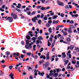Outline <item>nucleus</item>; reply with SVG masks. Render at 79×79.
Returning a JSON list of instances; mask_svg holds the SVG:
<instances>
[{
    "label": "nucleus",
    "mask_w": 79,
    "mask_h": 79,
    "mask_svg": "<svg viewBox=\"0 0 79 79\" xmlns=\"http://www.w3.org/2000/svg\"><path fill=\"white\" fill-rule=\"evenodd\" d=\"M26 44L27 45L25 46V48H27V49H30L29 48H32V44L34 45V43L32 42L31 43H30L29 44V41L28 40H26ZM28 45L29 46H28Z\"/></svg>",
    "instance_id": "obj_1"
},
{
    "label": "nucleus",
    "mask_w": 79,
    "mask_h": 79,
    "mask_svg": "<svg viewBox=\"0 0 79 79\" xmlns=\"http://www.w3.org/2000/svg\"><path fill=\"white\" fill-rule=\"evenodd\" d=\"M37 72H39L38 74L39 75H40V76H44L43 75H44L45 73L44 72H42L41 73L40 72H39L38 70L37 71L36 69L34 70V73H35Z\"/></svg>",
    "instance_id": "obj_2"
},
{
    "label": "nucleus",
    "mask_w": 79,
    "mask_h": 79,
    "mask_svg": "<svg viewBox=\"0 0 79 79\" xmlns=\"http://www.w3.org/2000/svg\"><path fill=\"white\" fill-rule=\"evenodd\" d=\"M6 59H10V57H9V55L10 54V52L7 51L6 52Z\"/></svg>",
    "instance_id": "obj_3"
},
{
    "label": "nucleus",
    "mask_w": 79,
    "mask_h": 79,
    "mask_svg": "<svg viewBox=\"0 0 79 79\" xmlns=\"http://www.w3.org/2000/svg\"><path fill=\"white\" fill-rule=\"evenodd\" d=\"M57 3L59 5H60V6H64V3L63 2H60L59 1H57Z\"/></svg>",
    "instance_id": "obj_4"
},
{
    "label": "nucleus",
    "mask_w": 79,
    "mask_h": 79,
    "mask_svg": "<svg viewBox=\"0 0 79 79\" xmlns=\"http://www.w3.org/2000/svg\"><path fill=\"white\" fill-rule=\"evenodd\" d=\"M39 43H40V44H42V41H41L40 40H36V45H39Z\"/></svg>",
    "instance_id": "obj_5"
},
{
    "label": "nucleus",
    "mask_w": 79,
    "mask_h": 79,
    "mask_svg": "<svg viewBox=\"0 0 79 79\" xmlns=\"http://www.w3.org/2000/svg\"><path fill=\"white\" fill-rule=\"evenodd\" d=\"M49 54L50 52H48L46 55V58L47 60H49V59H50V56H49Z\"/></svg>",
    "instance_id": "obj_6"
},
{
    "label": "nucleus",
    "mask_w": 79,
    "mask_h": 79,
    "mask_svg": "<svg viewBox=\"0 0 79 79\" xmlns=\"http://www.w3.org/2000/svg\"><path fill=\"white\" fill-rule=\"evenodd\" d=\"M8 19L9 22H12L13 21V18L10 17H8L6 19V20Z\"/></svg>",
    "instance_id": "obj_7"
},
{
    "label": "nucleus",
    "mask_w": 79,
    "mask_h": 79,
    "mask_svg": "<svg viewBox=\"0 0 79 79\" xmlns=\"http://www.w3.org/2000/svg\"><path fill=\"white\" fill-rule=\"evenodd\" d=\"M9 76L10 77L11 79H14V77H13L14 76V73H11L9 75Z\"/></svg>",
    "instance_id": "obj_8"
},
{
    "label": "nucleus",
    "mask_w": 79,
    "mask_h": 79,
    "mask_svg": "<svg viewBox=\"0 0 79 79\" xmlns=\"http://www.w3.org/2000/svg\"><path fill=\"white\" fill-rule=\"evenodd\" d=\"M19 53L18 52H16V53L14 52L13 54V55H14V56H19Z\"/></svg>",
    "instance_id": "obj_9"
},
{
    "label": "nucleus",
    "mask_w": 79,
    "mask_h": 79,
    "mask_svg": "<svg viewBox=\"0 0 79 79\" xmlns=\"http://www.w3.org/2000/svg\"><path fill=\"white\" fill-rule=\"evenodd\" d=\"M40 58L41 59L43 58V60H45V59H46V57H45V56L42 55L40 56Z\"/></svg>",
    "instance_id": "obj_10"
},
{
    "label": "nucleus",
    "mask_w": 79,
    "mask_h": 79,
    "mask_svg": "<svg viewBox=\"0 0 79 79\" xmlns=\"http://www.w3.org/2000/svg\"><path fill=\"white\" fill-rule=\"evenodd\" d=\"M44 21H44H46L47 20V19H48L47 17V15H45V17H44V18L43 19Z\"/></svg>",
    "instance_id": "obj_11"
},
{
    "label": "nucleus",
    "mask_w": 79,
    "mask_h": 79,
    "mask_svg": "<svg viewBox=\"0 0 79 79\" xmlns=\"http://www.w3.org/2000/svg\"><path fill=\"white\" fill-rule=\"evenodd\" d=\"M58 21H53L52 22L53 24H58Z\"/></svg>",
    "instance_id": "obj_12"
},
{
    "label": "nucleus",
    "mask_w": 79,
    "mask_h": 79,
    "mask_svg": "<svg viewBox=\"0 0 79 79\" xmlns=\"http://www.w3.org/2000/svg\"><path fill=\"white\" fill-rule=\"evenodd\" d=\"M46 7H43L40 8V10H42V11H45V10H46Z\"/></svg>",
    "instance_id": "obj_13"
},
{
    "label": "nucleus",
    "mask_w": 79,
    "mask_h": 79,
    "mask_svg": "<svg viewBox=\"0 0 79 79\" xmlns=\"http://www.w3.org/2000/svg\"><path fill=\"white\" fill-rule=\"evenodd\" d=\"M49 65V62H47L45 64V66L46 68H48V66Z\"/></svg>",
    "instance_id": "obj_14"
},
{
    "label": "nucleus",
    "mask_w": 79,
    "mask_h": 79,
    "mask_svg": "<svg viewBox=\"0 0 79 79\" xmlns=\"http://www.w3.org/2000/svg\"><path fill=\"white\" fill-rule=\"evenodd\" d=\"M72 17H75L76 18H77L79 16V15L78 14H74L73 15Z\"/></svg>",
    "instance_id": "obj_15"
},
{
    "label": "nucleus",
    "mask_w": 79,
    "mask_h": 79,
    "mask_svg": "<svg viewBox=\"0 0 79 79\" xmlns=\"http://www.w3.org/2000/svg\"><path fill=\"white\" fill-rule=\"evenodd\" d=\"M48 47H50V46L51 45V43H50V40H48Z\"/></svg>",
    "instance_id": "obj_16"
},
{
    "label": "nucleus",
    "mask_w": 79,
    "mask_h": 79,
    "mask_svg": "<svg viewBox=\"0 0 79 79\" xmlns=\"http://www.w3.org/2000/svg\"><path fill=\"white\" fill-rule=\"evenodd\" d=\"M52 28L51 27H50L48 30V31H49V33H50L51 34L52 32Z\"/></svg>",
    "instance_id": "obj_17"
},
{
    "label": "nucleus",
    "mask_w": 79,
    "mask_h": 79,
    "mask_svg": "<svg viewBox=\"0 0 79 79\" xmlns=\"http://www.w3.org/2000/svg\"><path fill=\"white\" fill-rule=\"evenodd\" d=\"M29 35H27L26 36V38L27 39H28V40H30L31 39V38L29 36Z\"/></svg>",
    "instance_id": "obj_18"
},
{
    "label": "nucleus",
    "mask_w": 79,
    "mask_h": 79,
    "mask_svg": "<svg viewBox=\"0 0 79 79\" xmlns=\"http://www.w3.org/2000/svg\"><path fill=\"white\" fill-rule=\"evenodd\" d=\"M58 75V73H55L53 74V76H54L55 77H56Z\"/></svg>",
    "instance_id": "obj_19"
},
{
    "label": "nucleus",
    "mask_w": 79,
    "mask_h": 79,
    "mask_svg": "<svg viewBox=\"0 0 79 79\" xmlns=\"http://www.w3.org/2000/svg\"><path fill=\"white\" fill-rule=\"evenodd\" d=\"M74 47L73 45H71L70 46V49L71 50H73Z\"/></svg>",
    "instance_id": "obj_20"
},
{
    "label": "nucleus",
    "mask_w": 79,
    "mask_h": 79,
    "mask_svg": "<svg viewBox=\"0 0 79 79\" xmlns=\"http://www.w3.org/2000/svg\"><path fill=\"white\" fill-rule=\"evenodd\" d=\"M56 71L57 73H60V72L61 71V69H56Z\"/></svg>",
    "instance_id": "obj_21"
},
{
    "label": "nucleus",
    "mask_w": 79,
    "mask_h": 79,
    "mask_svg": "<svg viewBox=\"0 0 79 79\" xmlns=\"http://www.w3.org/2000/svg\"><path fill=\"white\" fill-rule=\"evenodd\" d=\"M41 23L42 20H41L40 19L38 21V24H41Z\"/></svg>",
    "instance_id": "obj_22"
},
{
    "label": "nucleus",
    "mask_w": 79,
    "mask_h": 79,
    "mask_svg": "<svg viewBox=\"0 0 79 79\" xmlns=\"http://www.w3.org/2000/svg\"><path fill=\"white\" fill-rule=\"evenodd\" d=\"M46 26L48 27H49L50 26V24H49L48 23H47L46 24Z\"/></svg>",
    "instance_id": "obj_23"
},
{
    "label": "nucleus",
    "mask_w": 79,
    "mask_h": 79,
    "mask_svg": "<svg viewBox=\"0 0 79 79\" xmlns=\"http://www.w3.org/2000/svg\"><path fill=\"white\" fill-rule=\"evenodd\" d=\"M32 40H33V42L34 43L35 42L36 39L35 38L33 37L32 38Z\"/></svg>",
    "instance_id": "obj_24"
},
{
    "label": "nucleus",
    "mask_w": 79,
    "mask_h": 79,
    "mask_svg": "<svg viewBox=\"0 0 79 79\" xmlns=\"http://www.w3.org/2000/svg\"><path fill=\"white\" fill-rule=\"evenodd\" d=\"M28 56H30L31 55V52H27L26 54Z\"/></svg>",
    "instance_id": "obj_25"
},
{
    "label": "nucleus",
    "mask_w": 79,
    "mask_h": 79,
    "mask_svg": "<svg viewBox=\"0 0 79 79\" xmlns=\"http://www.w3.org/2000/svg\"><path fill=\"white\" fill-rule=\"evenodd\" d=\"M58 17V15L55 16H52V18L53 19H56V18Z\"/></svg>",
    "instance_id": "obj_26"
},
{
    "label": "nucleus",
    "mask_w": 79,
    "mask_h": 79,
    "mask_svg": "<svg viewBox=\"0 0 79 79\" xmlns=\"http://www.w3.org/2000/svg\"><path fill=\"white\" fill-rule=\"evenodd\" d=\"M68 32L69 33H71V32H72L71 28H69V29L68 30Z\"/></svg>",
    "instance_id": "obj_27"
},
{
    "label": "nucleus",
    "mask_w": 79,
    "mask_h": 79,
    "mask_svg": "<svg viewBox=\"0 0 79 79\" xmlns=\"http://www.w3.org/2000/svg\"><path fill=\"white\" fill-rule=\"evenodd\" d=\"M64 62H65V64H68V63L69 62V60H67L66 61H65L64 60Z\"/></svg>",
    "instance_id": "obj_28"
},
{
    "label": "nucleus",
    "mask_w": 79,
    "mask_h": 79,
    "mask_svg": "<svg viewBox=\"0 0 79 79\" xmlns=\"http://www.w3.org/2000/svg\"><path fill=\"white\" fill-rule=\"evenodd\" d=\"M38 38L39 39H40V40H43V38H42V37L41 36H40L39 37H38Z\"/></svg>",
    "instance_id": "obj_29"
},
{
    "label": "nucleus",
    "mask_w": 79,
    "mask_h": 79,
    "mask_svg": "<svg viewBox=\"0 0 79 79\" xmlns=\"http://www.w3.org/2000/svg\"><path fill=\"white\" fill-rule=\"evenodd\" d=\"M35 13H36V11H33L31 14V15H34L35 14Z\"/></svg>",
    "instance_id": "obj_30"
},
{
    "label": "nucleus",
    "mask_w": 79,
    "mask_h": 79,
    "mask_svg": "<svg viewBox=\"0 0 79 79\" xmlns=\"http://www.w3.org/2000/svg\"><path fill=\"white\" fill-rule=\"evenodd\" d=\"M27 69L29 71H31V70H32V68H31L30 67H27Z\"/></svg>",
    "instance_id": "obj_31"
},
{
    "label": "nucleus",
    "mask_w": 79,
    "mask_h": 79,
    "mask_svg": "<svg viewBox=\"0 0 79 79\" xmlns=\"http://www.w3.org/2000/svg\"><path fill=\"white\" fill-rule=\"evenodd\" d=\"M65 8L66 10H68V9H69V8L68 5H67L66 6H65Z\"/></svg>",
    "instance_id": "obj_32"
},
{
    "label": "nucleus",
    "mask_w": 79,
    "mask_h": 79,
    "mask_svg": "<svg viewBox=\"0 0 79 79\" xmlns=\"http://www.w3.org/2000/svg\"><path fill=\"white\" fill-rule=\"evenodd\" d=\"M44 15L42 13L41 14V15L40 16V18L41 19H42L43 18H44Z\"/></svg>",
    "instance_id": "obj_33"
},
{
    "label": "nucleus",
    "mask_w": 79,
    "mask_h": 79,
    "mask_svg": "<svg viewBox=\"0 0 79 79\" xmlns=\"http://www.w3.org/2000/svg\"><path fill=\"white\" fill-rule=\"evenodd\" d=\"M70 53H71V51H70V50L69 51L68 53H67V56H68V55H69L70 54Z\"/></svg>",
    "instance_id": "obj_34"
},
{
    "label": "nucleus",
    "mask_w": 79,
    "mask_h": 79,
    "mask_svg": "<svg viewBox=\"0 0 79 79\" xmlns=\"http://www.w3.org/2000/svg\"><path fill=\"white\" fill-rule=\"evenodd\" d=\"M67 42H70L71 40V39L69 38H67L66 39Z\"/></svg>",
    "instance_id": "obj_35"
},
{
    "label": "nucleus",
    "mask_w": 79,
    "mask_h": 79,
    "mask_svg": "<svg viewBox=\"0 0 79 79\" xmlns=\"http://www.w3.org/2000/svg\"><path fill=\"white\" fill-rule=\"evenodd\" d=\"M44 60H41L40 61L39 63L40 64H42V63H44Z\"/></svg>",
    "instance_id": "obj_36"
},
{
    "label": "nucleus",
    "mask_w": 79,
    "mask_h": 79,
    "mask_svg": "<svg viewBox=\"0 0 79 79\" xmlns=\"http://www.w3.org/2000/svg\"><path fill=\"white\" fill-rule=\"evenodd\" d=\"M63 34L64 35H68V33H67V32L66 31L64 32Z\"/></svg>",
    "instance_id": "obj_37"
},
{
    "label": "nucleus",
    "mask_w": 79,
    "mask_h": 79,
    "mask_svg": "<svg viewBox=\"0 0 79 79\" xmlns=\"http://www.w3.org/2000/svg\"><path fill=\"white\" fill-rule=\"evenodd\" d=\"M69 23H70V24H74V21L72 20H71L70 21Z\"/></svg>",
    "instance_id": "obj_38"
},
{
    "label": "nucleus",
    "mask_w": 79,
    "mask_h": 79,
    "mask_svg": "<svg viewBox=\"0 0 79 79\" xmlns=\"http://www.w3.org/2000/svg\"><path fill=\"white\" fill-rule=\"evenodd\" d=\"M60 16H61V17H62V18H63V17H64V14H63V13H61V15H60Z\"/></svg>",
    "instance_id": "obj_39"
},
{
    "label": "nucleus",
    "mask_w": 79,
    "mask_h": 79,
    "mask_svg": "<svg viewBox=\"0 0 79 79\" xmlns=\"http://www.w3.org/2000/svg\"><path fill=\"white\" fill-rule=\"evenodd\" d=\"M0 76H3V72H2L1 70L0 71Z\"/></svg>",
    "instance_id": "obj_40"
},
{
    "label": "nucleus",
    "mask_w": 79,
    "mask_h": 79,
    "mask_svg": "<svg viewBox=\"0 0 79 79\" xmlns=\"http://www.w3.org/2000/svg\"><path fill=\"white\" fill-rule=\"evenodd\" d=\"M48 22L49 24H52V21L51 20L48 21Z\"/></svg>",
    "instance_id": "obj_41"
},
{
    "label": "nucleus",
    "mask_w": 79,
    "mask_h": 79,
    "mask_svg": "<svg viewBox=\"0 0 79 79\" xmlns=\"http://www.w3.org/2000/svg\"><path fill=\"white\" fill-rule=\"evenodd\" d=\"M32 20L33 22H35V21H36V20H35L34 18H32Z\"/></svg>",
    "instance_id": "obj_42"
},
{
    "label": "nucleus",
    "mask_w": 79,
    "mask_h": 79,
    "mask_svg": "<svg viewBox=\"0 0 79 79\" xmlns=\"http://www.w3.org/2000/svg\"><path fill=\"white\" fill-rule=\"evenodd\" d=\"M44 50V48H41V50H40V52H41L42 51Z\"/></svg>",
    "instance_id": "obj_43"
},
{
    "label": "nucleus",
    "mask_w": 79,
    "mask_h": 79,
    "mask_svg": "<svg viewBox=\"0 0 79 79\" xmlns=\"http://www.w3.org/2000/svg\"><path fill=\"white\" fill-rule=\"evenodd\" d=\"M21 44L22 45H24V41H21Z\"/></svg>",
    "instance_id": "obj_44"
},
{
    "label": "nucleus",
    "mask_w": 79,
    "mask_h": 79,
    "mask_svg": "<svg viewBox=\"0 0 79 79\" xmlns=\"http://www.w3.org/2000/svg\"><path fill=\"white\" fill-rule=\"evenodd\" d=\"M41 6H36V8L37 9H39V8H41Z\"/></svg>",
    "instance_id": "obj_45"
},
{
    "label": "nucleus",
    "mask_w": 79,
    "mask_h": 79,
    "mask_svg": "<svg viewBox=\"0 0 79 79\" xmlns=\"http://www.w3.org/2000/svg\"><path fill=\"white\" fill-rule=\"evenodd\" d=\"M70 27L71 28H72V29H75V27H74V26H73V25H71Z\"/></svg>",
    "instance_id": "obj_46"
},
{
    "label": "nucleus",
    "mask_w": 79,
    "mask_h": 79,
    "mask_svg": "<svg viewBox=\"0 0 79 79\" xmlns=\"http://www.w3.org/2000/svg\"><path fill=\"white\" fill-rule=\"evenodd\" d=\"M57 27H58L59 28V27H64V26L63 25H58L57 26Z\"/></svg>",
    "instance_id": "obj_47"
},
{
    "label": "nucleus",
    "mask_w": 79,
    "mask_h": 79,
    "mask_svg": "<svg viewBox=\"0 0 79 79\" xmlns=\"http://www.w3.org/2000/svg\"><path fill=\"white\" fill-rule=\"evenodd\" d=\"M69 15H70L72 16V17H73V12H70L69 13Z\"/></svg>",
    "instance_id": "obj_48"
},
{
    "label": "nucleus",
    "mask_w": 79,
    "mask_h": 79,
    "mask_svg": "<svg viewBox=\"0 0 79 79\" xmlns=\"http://www.w3.org/2000/svg\"><path fill=\"white\" fill-rule=\"evenodd\" d=\"M61 34H59L57 35V38H59V37H61Z\"/></svg>",
    "instance_id": "obj_49"
},
{
    "label": "nucleus",
    "mask_w": 79,
    "mask_h": 79,
    "mask_svg": "<svg viewBox=\"0 0 79 79\" xmlns=\"http://www.w3.org/2000/svg\"><path fill=\"white\" fill-rule=\"evenodd\" d=\"M55 42H54L52 43V48H53V47L54 45H55Z\"/></svg>",
    "instance_id": "obj_50"
},
{
    "label": "nucleus",
    "mask_w": 79,
    "mask_h": 79,
    "mask_svg": "<svg viewBox=\"0 0 79 79\" xmlns=\"http://www.w3.org/2000/svg\"><path fill=\"white\" fill-rule=\"evenodd\" d=\"M17 16H16V15L15 14L13 16V17L15 19V18H16Z\"/></svg>",
    "instance_id": "obj_51"
},
{
    "label": "nucleus",
    "mask_w": 79,
    "mask_h": 79,
    "mask_svg": "<svg viewBox=\"0 0 79 79\" xmlns=\"http://www.w3.org/2000/svg\"><path fill=\"white\" fill-rule=\"evenodd\" d=\"M16 11H18V12H21V10L18 9L16 8Z\"/></svg>",
    "instance_id": "obj_52"
},
{
    "label": "nucleus",
    "mask_w": 79,
    "mask_h": 79,
    "mask_svg": "<svg viewBox=\"0 0 79 79\" xmlns=\"http://www.w3.org/2000/svg\"><path fill=\"white\" fill-rule=\"evenodd\" d=\"M2 68H5V67H6V65H2Z\"/></svg>",
    "instance_id": "obj_53"
},
{
    "label": "nucleus",
    "mask_w": 79,
    "mask_h": 79,
    "mask_svg": "<svg viewBox=\"0 0 79 79\" xmlns=\"http://www.w3.org/2000/svg\"><path fill=\"white\" fill-rule=\"evenodd\" d=\"M75 6L76 7H77V8H79V6H78V4H75Z\"/></svg>",
    "instance_id": "obj_54"
},
{
    "label": "nucleus",
    "mask_w": 79,
    "mask_h": 79,
    "mask_svg": "<svg viewBox=\"0 0 79 79\" xmlns=\"http://www.w3.org/2000/svg\"><path fill=\"white\" fill-rule=\"evenodd\" d=\"M49 40L50 42H52V41L53 40L52 39V38L51 37H50Z\"/></svg>",
    "instance_id": "obj_55"
},
{
    "label": "nucleus",
    "mask_w": 79,
    "mask_h": 79,
    "mask_svg": "<svg viewBox=\"0 0 79 79\" xmlns=\"http://www.w3.org/2000/svg\"><path fill=\"white\" fill-rule=\"evenodd\" d=\"M41 3H45V0H41Z\"/></svg>",
    "instance_id": "obj_56"
},
{
    "label": "nucleus",
    "mask_w": 79,
    "mask_h": 79,
    "mask_svg": "<svg viewBox=\"0 0 79 79\" xmlns=\"http://www.w3.org/2000/svg\"><path fill=\"white\" fill-rule=\"evenodd\" d=\"M0 10L1 11H5V10L2 9V7H1L0 8Z\"/></svg>",
    "instance_id": "obj_57"
},
{
    "label": "nucleus",
    "mask_w": 79,
    "mask_h": 79,
    "mask_svg": "<svg viewBox=\"0 0 79 79\" xmlns=\"http://www.w3.org/2000/svg\"><path fill=\"white\" fill-rule=\"evenodd\" d=\"M9 68L11 70V68H13V66H9Z\"/></svg>",
    "instance_id": "obj_58"
},
{
    "label": "nucleus",
    "mask_w": 79,
    "mask_h": 79,
    "mask_svg": "<svg viewBox=\"0 0 79 79\" xmlns=\"http://www.w3.org/2000/svg\"><path fill=\"white\" fill-rule=\"evenodd\" d=\"M51 16H53L54 15V12H52L50 14Z\"/></svg>",
    "instance_id": "obj_59"
},
{
    "label": "nucleus",
    "mask_w": 79,
    "mask_h": 79,
    "mask_svg": "<svg viewBox=\"0 0 79 79\" xmlns=\"http://www.w3.org/2000/svg\"><path fill=\"white\" fill-rule=\"evenodd\" d=\"M40 34H42V30H40Z\"/></svg>",
    "instance_id": "obj_60"
},
{
    "label": "nucleus",
    "mask_w": 79,
    "mask_h": 79,
    "mask_svg": "<svg viewBox=\"0 0 79 79\" xmlns=\"http://www.w3.org/2000/svg\"><path fill=\"white\" fill-rule=\"evenodd\" d=\"M45 35H49L50 33H48V32L46 33H45Z\"/></svg>",
    "instance_id": "obj_61"
},
{
    "label": "nucleus",
    "mask_w": 79,
    "mask_h": 79,
    "mask_svg": "<svg viewBox=\"0 0 79 79\" xmlns=\"http://www.w3.org/2000/svg\"><path fill=\"white\" fill-rule=\"evenodd\" d=\"M54 38L55 39H56H56H57V35H55L54 37Z\"/></svg>",
    "instance_id": "obj_62"
},
{
    "label": "nucleus",
    "mask_w": 79,
    "mask_h": 79,
    "mask_svg": "<svg viewBox=\"0 0 79 79\" xmlns=\"http://www.w3.org/2000/svg\"><path fill=\"white\" fill-rule=\"evenodd\" d=\"M76 50L77 51V52H79V48H76Z\"/></svg>",
    "instance_id": "obj_63"
},
{
    "label": "nucleus",
    "mask_w": 79,
    "mask_h": 79,
    "mask_svg": "<svg viewBox=\"0 0 79 79\" xmlns=\"http://www.w3.org/2000/svg\"><path fill=\"white\" fill-rule=\"evenodd\" d=\"M77 32L78 34H79V28H77Z\"/></svg>",
    "instance_id": "obj_64"
}]
</instances>
